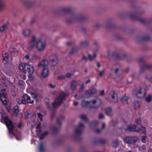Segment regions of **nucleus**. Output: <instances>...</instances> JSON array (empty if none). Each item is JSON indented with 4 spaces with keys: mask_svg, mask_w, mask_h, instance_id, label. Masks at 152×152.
<instances>
[{
    "mask_svg": "<svg viewBox=\"0 0 152 152\" xmlns=\"http://www.w3.org/2000/svg\"><path fill=\"white\" fill-rule=\"evenodd\" d=\"M58 62V59L56 56L53 55L50 56L49 61L48 60H43L39 63L38 66L39 67L42 66L43 68L45 67L47 68L48 62H49L51 64V66H55L57 65Z\"/></svg>",
    "mask_w": 152,
    "mask_h": 152,
    "instance_id": "f257e3e1",
    "label": "nucleus"
},
{
    "mask_svg": "<svg viewBox=\"0 0 152 152\" xmlns=\"http://www.w3.org/2000/svg\"><path fill=\"white\" fill-rule=\"evenodd\" d=\"M19 70L22 72L26 74L28 72V75L30 76L34 72V68L32 66L28 65L27 63H23L20 64L19 67Z\"/></svg>",
    "mask_w": 152,
    "mask_h": 152,
    "instance_id": "f03ea898",
    "label": "nucleus"
},
{
    "mask_svg": "<svg viewBox=\"0 0 152 152\" xmlns=\"http://www.w3.org/2000/svg\"><path fill=\"white\" fill-rule=\"evenodd\" d=\"M66 96V94L64 92L60 93L59 96L56 98V101L52 104V107L56 108L60 105Z\"/></svg>",
    "mask_w": 152,
    "mask_h": 152,
    "instance_id": "7ed1b4c3",
    "label": "nucleus"
},
{
    "mask_svg": "<svg viewBox=\"0 0 152 152\" xmlns=\"http://www.w3.org/2000/svg\"><path fill=\"white\" fill-rule=\"evenodd\" d=\"M137 61L140 65V72L142 73L146 69H149L152 68V65L146 64L143 61V58L141 57L137 59Z\"/></svg>",
    "mask_w": 152,
    "mask_h": 152,
    "instance_id": "20e7f679",
    "label": "nucleus"
},
{
    "mask_svg": "<svg viewBox=\"0 0 152 152\" xmlns=\"http://www.w3.org/2000/svg\"><path fill=\"white\" fill-rule=\"evenodd\" d=\"M3 119L4 120V122L7 128L9 133L10 134H13V129L14 128V126L12 121L10 120L7 116H6L4 118L2 117Z\"/></svg>",
    "mask_w": 152,
    "mask_h": 152,
    "instance_id": "39448f33",
    "label": "nucleus"
},
{
    "mask_svg": "<svg viewBox=\"0 0 152 152\" xmlns=\"http://www.w3.org/2000/svg\"><path fill=\"white\" fill-rule=\"evenodd\" d=\"M5 92L6 89L5 88H3L0 90V99L2 102L5 105L7 104Z\"/></svg>",
    "mask_w": 152,
    "mask_h": 152,
    "instance_id": "423d86ee",
    "label": "nucleus"
},
{
    "mask_svg": "<svg viewBox=\"0 0 152 152\" xmlns=\"http://www.w3.org/2000/svg\"><path fill=\"white\" fill-rule=\"evenodd\" d=\"M138 140L137 137L135 136H127L124 138V141L128 144H133L135 143Z\"/></svg>",
    "mask_w": 152,
    "mask_h": 152,
    "instance_id": "0eeeda50",
    "label": "nucleus"
},
{
    "mask_svg": "<svg viewBox=\"0 0 152 152\" xmlns=\"http://www.w3.org/2000/svg\"><path fill=\"white\" fill-rule=\"evenodd\" d=\"M91 102L89 101H86L83 100L81 102V105L82 106L85 107H88L90 108H93L95 109H97L102 104V101L101 100L100 101V102L99 104L96 106H89V105L90 104Z\"/></svg>",
    "mask_w": 152,
    "mask_h": 152,
    "instance_id": "6e6552de",
    "label": "nucleus"
},
{
    "mask_svg": "<svg viewBox=\"0 0 152 152\" xmlns=\"http://www.w3.org/2000/svg\"><path fill=\"white\" fill-rule=\"evenodd\" d=\"M45 45L46 42L45 40L40 39L37 42L36 46L38 50L41 51L45 49Z\"/></svg>",
    "mask_w": 152,
    "mask_h": 152,
    "instance_id": "1a4fd4ad",
    "label": "nucleus"
},
{
    "mask_svg": "<svg viewBox=\"0 0 152 152\" xmlns=\"http://www.w3.org/2000/svg\"><path fill=\"white\" fill-rule=\"evenodd\" d=\"M146 93V90L145 88H140L137 92L136 96L138 98H142L145 96Z\"/></svg>",
    "mask_w": 152,
    "mask_h": 152,
    "instance_id": "9d476101",
    "label": "nucleus"
},
{
    "mask_svg": "<svg viewBox=\"0 0 152 152\" xmlns=\"http://www.w3.org/2000/svg\"><path fill=\"white\" fill-rule=\"evenodd\" d=\"M129 17L131 19L133 20L138 21L140 22L143 24L146 23L147 22L146 20L139 17L136 15H130Z\"/></svg>",
    "mask_w": 152,
    "mask_h": 152,
    "instance_id": "9b49d317",
    "label": "nucleus"
},
{
    "mask_svg": "<svg viewBox=\"0 0 152 152\" xmlns=\"http://www.w3.org/2000/svg\"><path fill=\"white\" fill-rule=\"evenodd\" d=\"M36 42L35 37L33 36L32 37L31 40L29 42V46L28 47V49L30 50H32L36 45Z\"/></svg>",
    "mask_w": 152,
    "mask_h": 152,
    "instance_id": "f8f14e48",
    "label": "nucleus"
},
{
    "mask_svg": "<svg viewBox=\"0 0 152 152\" xmlns=\"http://www.w3.org/2000/svg\"><path fill=\"white\" fill-rule=\"evenodd\" d=\"M22 99L23 101H25V104L29 103L30 104L33 103L34 100L31 99V97L27 94H24L23 95Z\"/></svg>",
    "mask_w": 152,
    "mask_h": 152,
    "instance_id": "ddd939ff",
    "label": "nucleus"
},
{
    "mask_svg": "<svg viewBox=\"0 0 152 152\" xmlns=\"http://www.w3.org/2000/svg\"><path fill=\"white\" fill-rule=\"evenodd\" d=\"M2 56L4 58L2 60L3 63L4 64L8 63L9 60V56L8 53H5L4 54H3Z\"/></svg>",
    "mask_w": 152,
    "mask_h": 152,
    "instance_id": "4468645a",
    "label": "nucleus"
},
{
    "mask_svg": "<svg viewBox=\"0 0 152 152\" xmlns=\"http://www.w3.org/2000/svg\"><path fill=\"white\" fill-rule=\"evenodd\" d=\"M136 126L135 125L129 124L127 126L126 130L129 132H136Z\"/></svg>",
    "mask_w": 152,
    "mask_h": 152,
    "instance_id": "2eb2a0df",
    "label": "nucleus"
},
{
    "mask_svg": "<svg viewBox=\"0 0 152 152\" xmlns=\"http://www.w3.org/2000/svg\"><path fill=\"white\" fill-rule=\"evenodd\" d=\"M112 56L118 59H122L126 57V55L125 54H124L123 55L124 57H121L118 53L115 52H114L112 54Z\"/></svg>",
    "mask_w": 152,
    "mask_h": 152,
    "instance_id": "dca6fc26",
    "label": "nucleus"
},
{
    "mask_svg": "<svg viewBox=\"0 0 152 152\" xmlns=\"http://www.w3.org/2000/svg\"><path fill=\"white\" fill-rule=\"evenodd\" d=\"M96 89L95 88H93L86 90L85 92V94L87 95H91L96 94Z\"/></svg>",
    "mask_w": 152,
    "mask_h": 152,
    "instance_id": "f3484780",
    "label": "nucleus"
},
{
    "mask_svg": "<svg viewBox=\"0 0 152 152\" xmlns=\"http://www.w3.org/2000/svg\"><path fill=\"white\" fill-rule=\"evenodd\" d=\"M43 70L41 74V76L44 78H45L48 75V67H44L42 68Z\"/></svg>",
    "mask_w": 152,
    "mask_h": 152,
    "instance_id": "a211bd4d",
    "label": "nucleus"
},
{
    "mask_svg": "<svg viewBox=\"0 0 152 152\" xmlns=\"http://www.w3.org/2000/svg\"><path fill=\"white\" fill-rule=\"evenodd\" d=\"M24 5L28 7H31L33 5V2L28 1L27 0H22Z\"/></svg>",
    "mask_w": 152,
    "mask_h": 152,
    "instance_id": "6ab92c4d",
    "label": "nucleus"
},
{
    "mask_svg": "<svg viewBox=\"0 0 152 152\" xmlns=\"http://www.w3.org/2000/svg\"><path fill=\"white\" fill-rule=\"evenodd\" d=\"M77 83L75 80H73L71 83L70 88L72 91H75L77 87Z\"/></svg>",
    "mask_w": 152,
    "mask_h": 152,
    "instance_id": "aec40b11",
    "label": "nucleus"
},
{
    "mask_svg": "<svg viewBox=\"0 0 152 152\" xmlns=\"http://www.w3.org/2000/svg\"><path fill=\"white\" fill-rule=\"evenodd\" d=\"M61 11L64 13L72 14L73 12L72 10L69 8H63Z\"/></svg>",
    "mask_w": 152,
    "mask_h": 152,
    "instance_id": "412c9836",
    "label": "nucleus"
},
{
    "mask_svg": "<svg viewBox=\"0 0 152 152\" xmlns=\"http://www.w3.org/2000/svg\"><path fill=\"white\" fill-rule=\"evenodd\" d=\"M9 23L7 22L6 24L3 25L1 27H0V32H3L6 30L8 28Z\"/></svg>",
    "mask_w": 152,
    "mask_h": 152,
    "instance_id": "4be33fe9",
    "label": "nucleus"
},
{
    "mask_svg": "<svg viewBox=\"0 0 152 152\" xmlns=\"http://www.w3.org/2000/svg\"><path fill=\"white\" fill-rule=\"evenodd\" d=\"M14 113L16 114V116H18L19 113V107L18 105L15 106L13 108Z\"/></svg>",
    "mask_w": 152,
    "mask_h": 152,
    "instance_id": "5701e85b",
    "label": "nucleus"
},
{
    "mask_svg": "<svg viewBox=\"0 0 152 152\" xmlns=\"http://www.w3.org/2000/svg\"><path fill=\"white\" fill-rule=\"evenodd\" d=\"M136 132H141L142 133L145 134L146 132L145 128V127L142 126L140 128L137 129Z\"/></svg>",
    "mask_w": 152,
    "mask_h": 152,
    "instance_id": "b1692460",
    "label": "nucleus"
},
{
    "mask_svg": "<svg viewBox=\"0 0 152 152\" xmlns=\"http://www.w3.org/2000/svg\"><path fill=\"white\" fill-rule=\"evenodd\" d=\"M6 84L5 80L0 78V89L2 88H4Z\"/></svg>",
    "mask_w": 152,
    "mask_h": 152,
    "instance_id": "393cba45",
    "label": "nucleus"
},
{
    "mask_svg": "<svg viewBox=\"0 0 152 152\" xmlns=\"http://www.w3.org/2000/svg\"><path fill=\"white\" fill-rule=\"evenodd\" d=\"M51 132L52 134L54 135L58 133V130L56 127L54 126L51 128Z\"/></svg>",
    "mask_w": 152,
    "mask_h": 152,
    "instance_id": "a878e982",
    "label": "nucleus"
},
{
    "mask_svg": "<svg viewBox=\"0 0 152 152\" xmlns=\"http://www.w3.org/2000/svg\"><path fill=\"white\" fill-rule=\"evenodd\" d=\"M151 38L149 36H143L142 37L140 40L143 41H147L150 40Z\"/></svg>",
    "mask_w": 152,
    "mask_h": 152,
    "instance_id": "bb28decb",
    "label": "nucleus"
},
{
    "mask_svg": "<svg viewBox=\"0 0 152 152\" xmlns=\"http://www.w3.org/2000/svg\"><path fill=\"white\" fill-rule=\"evenodd\" d=\"M128 99L129 98L128 97L126 96H123L121 98V100L122 103L125 104L127 102Z\"/></svg>",
    "mask_w": 152,
    "mask_h": 152,
    "instance_id": "cd10ccee",
    "label": "nucleus"
},
{
    "mask_svg": "<svg viewBox=\"0 0 152 152\" xmlns=\"http://www.w3.org/2000/svg\"><path fill=\"white\" fill-rule=\"evenodd\" d=\"M106 143V141L103 139H100L97 141H95L94 143L95 144H104Z\"/></svg>",
    "mask_w": 152,
    "mask_h": 152,
    "instance_id": "c85d7f7f",
    "label": "nucleus"
},
{
    "mask_svg": "<svg viewBox=\"0 0 152 152\" xmlns=\"http://www.w3.org/2000/svg\"><path fill=\"white\" fill-rule=\"evenodd\" d=\"M86 18V17L84 16H80L75 17L74 19L83 21L85 20Z\"/></svg>",
    "mask_w": 152,
    "mask_h": 152,
    "instance_id": "c756f323",
    "label": "nucleus"
},
{
    "mask_svg": "<svg viewBox=\"0 0 152 152\" xmlns=\"http://www.w3.org/2000/svg\"><path fill=\"white\" fill-rule=\"evenodd\" d=\"M75 132L76 134L80 135L82 134V130L81 129H79L77 127L75 130Z\"/></svg>",
    "mask_w": 152,
    "mask_h": 152,
    "instance_id": "7c9ffc66",
    "label": "nucleus"
},
{
    "mask_svg": "<svg viewBox=\"0 0 152 152\" xmlns=\"http://www.w3.org/2000/svg\"><path fill=\"white\" fill-rule=\"evenodd\" d=\"M48 132L46 131L40 134L39 136V139H43L48 134Z\"/></svg>",
    "mask_w": 152,
    "mask_h": 152,
    "instance_id": "2f4dec72",
    "label": "nucleus"
},
{
    "mask_svg": "<svg viewBox=\"0 0 152 152\" xmlns=\"http://www.w3.org/2000/svg\"><path fill=\"white\" fill-rule=\"evenodd\" d=\"M98 121H92L90 124V126L91 127L93 126H96L98 124Z\"/></svg>",
    "mask_w": 152,
    "mask_h": 152,
    "instance_id": "473e14b6",
    "label": "nucleus"
},
{
    "mask_svg": "<svg viewBox=\"0 0 152 152\" xmlns=\"http://www.w3.org/2000/svg\"><path fill=\"white\" fill-rule=\"evenodd\" d=\"M39 152H44V149L42 142H41L39 145Z\"/></svg>",
    "mask_w": 152,
    "mask_h": 152,
    "instance_id": "72a5a7b5",
    "label": "nucleus"
},
{
    "mask_svg": "<svg viewBox=\"0 0 152 152\" xmlns=\"http://www.w3.org/2000/svg\"><path fill=\"white\" fill-rule=\"evenodd\" d=\"M112 109L110 107H107L105 109V111L106 114L107 115H110L112 112Z\"/></svg>",
    "mask_w": 152,
    "mask_h": 152,
    "instance_id": "f704fd0d",
    "label": "nucleus"
},
{
    "mask_svg": "<svg viewBox=\"0 0 152 152\" xmlns=\"http://www.w3.org/2000/svg\"><path fill=\"white\" fill-rule=\"evenodd\" d=\"M31 31L29 29H25L23 31V35L27 36L29 35Z\"/></svg>",
    "mask_w": 152,
    "mask_h": 152,
    "instance_id": "c9c22d12",
    "label": "nucleus"
},
{
    "mask_svg": "<svg viewBox=\"0 0 152 152\" xmlns=\"http://www.w3.org/2000/svg\"><path fill=\"white\" fill-rule=\"evenodd\" d=\"M78 49V48L77 47H74L72 49V50L70 52L69 54H72L75 53L77 51Z\"/></svg>",
    "mask_w": 152,
    "mask_h": 152,
    "instance_id": "e433bc0d",
    "label": "nucleus"
},
{
    "mask_svg": "<svg viewBox=\"0 0 152 152\" xmlns=\"http://www.w3.org/2000/svg\"><path fill=\"white\" fill-rule=\"evenodd\" d=\"M145 100L147 102H150L152 100V95L150 94H149L148 96L145 98Z\"/></svg>",
    "mask_w": 152,
    "mask_h": 152,
    "instance_id": "4c0bfd02",
    "label": "nucleus"
},
{
    "mask_svg": "<svg viewBox=\"0 0 152 152\" xmlns=\"http://www.w3.org/2000/svg\"><path fill=\"white\" fill-rule=\"evenodd\" d=\"M80 45L83 47H86L88 46V44L87 41H84L81 42Z\"/></svg>",
    "mask_w": 152,
    "mask_h": 152,
    "instance_id": "58836bf2",
    "label": "nucleus"
},
{
    "mask_svg": "<svg viewBox=\"0 0 152 152\" xmlns=\"http://www.w3.org/2000/svg\"><path fill=\"white\" fill-rule=\"evenodd\" d=\"M114 25L111 21H109L107 23V28H112L113 27Z\"/></svg>",
    "mask_w": 152,
    "mask_h": 152,
    "instance_id": "ea45409f",
    "label": "nucleus"
},
{
    "mask_svg": "<svg viewBox=\"0 0 152 152\" xmlns=\"http://www.w3.org/2000/svg\"><path fill=\"white\" fill-rule=\"evenodd\" d=\"M118 140H115L113 142L112 145L113 147L116 148L118 146Z\"/></svg>",
    "mask_w": 152,
    "mask_h": 152,
    "instance_id": "a19ab883",
    "label": "nucleus"
},
{
    "mask_svg": "<svg viewBox=\"0 0 152 152\" xmlns=\"http://www.w3.org/2000/svg\"><path fill=\"white\" fill-rule=\"evenodd\" d=\"M96 54L94 53L93 56H92L90 54H88V57L90 61H91L93 59L95 58L96 57Z\"/></svg>",
    "mask_w": 152,
    "mask_h": 152,
    "instance_id": "79ce46f5",
    "label": "nucleus"
},
{
    "mask_svg": "<svg viewBox=\"0 0 152 152\" xmlns=\"http://www.w3.org/2000/svg\"><path fill=\"white\" fill-rule=\"evenodd\" d=\"M80 118L85 121H87L88 120V119L87 118L86 115L84 114H82L80 115Z\"/></svg>",
    "mask_w": 152,
    "mask_h": 152,
    "instance_id": "37998d69",
    "label": "nucleus"
},
{
    "mask_svg": "<svg viewBox=\"0 0 152 152\" xmlns=\"http://www.w3.org/2000/svg\"><path fill=\"white\" fill-rule=\"evenodd\" d=\"M5 6L2 0H0V11Z\"/></svg>",
    "mask_w": 152,
    "mask_h": 152,
    "instance_id": "c03bdc74",
    "label": "nucleus"
},
{
    "mask_svg": "<svg viewBox=\"0 0 152 152\" xmlns=\"http://www.w3.org/2000/svg\"><path fill=\"white\" fill-rule=\"evenodd\" d=\"M17 101L18 104H25V101H23V99H17Z\"/></svg>",
    "mask_w": 152,
    "mask_h": 152,
    "instance_id": "a18cd8bd",
    "label": "nucleus"
},
{
    "mask_svg": "<svg viewBox=\"0 0 152 152\" xmlns=\"http://www.w3.org/2000/svg\"><path fill=\"white\" fill-rule=\"evenodd\" d=\"M134 108L135 109H138L140 106V103L138 102H134Z\"/></svg>",
    "mask_w": 152,
    "mask_h": 152,
    "instance_id": "49530a36",
    "label": "nucleus"
},
{
    "mask_svg": "<svg viewBox=\"0 0 152 152\" xmlns=\"http://www.w3.org/2000/svg\"><path fill=\"white\" fill-rule=\"evenodd\" d=\"M32 96L33 98L34 99H37L38 96V94L35 93H32Z\"/></svg>",
    "mask_w": 152,
    "mask_h": 152,
    "instance_id": "de8ad7c7",
    "label": "nucleus"
},
{
    "mask_svg": "<svg viewBox=\"0 0 152 152\" xmlns=\"http://www.w3.org/2000/svg\"><path fill=\"white\" fill-rule=\"evenodd\" d=\"M37 115L38 118H39L40 121H41L42 120V115L40 113H38Z\"/></svg>",
    "mask_w": 152,
    "mask_h": 152,
    "instance_id": "09e8293b",
    "label": "nucleus"
},
{
    "mask_svg": "<svg viewBox=\"0 0 152 152\" xmlns=\"http://www.w3.org/2000/svg\"><path fill=\"white\" fill-rule=\"evenodd\" d=\"M146 136H142L141 141L142 142L145 143L146 142Z\"/></svg>",
    "mask_w": 152,
    "mask_h": 152,
    "instance_id": "8fccbe9b",
    "label": "nucleus"
},
{
    "mask_svg": "<svg viewBox=\"0 0 152 152\" xmlns=\"http://www.w3.org/2000/svg\"><path fill=\"white\" fill-rule=\"evenodd\" d=\"M111 93L112 94V99H115V96H116V94L115 92L114 91H111Z\"/></svg>",
    "mask_w": 152,
    "mask_h": 152,
    "instance_id": "3c124183",
    "label": "nucleus"
},
{
    "mask_svg": "<svg viewBox=\"0 0 152 152\" xmlns=\"http://www.w3.org/2000/svg\"><path fill=\"white\" fill-rule=\"evenodd\" d=\"M66 78V76L64 75H62L58 76V77L57 79L58 80H60L61 79H64Z\"/></svg>",
    "mask_w": 152,
    "mask_h": 152,
    "instance_id": "603ef678",
    "label": "nucleus"
},
{
    "mask_svg": "<svg viewBox=\"0 0 152 152\" xmlns=\"http://www.w3.org/2000/svg\"><path fill=\"white\" fill-rule=\"evenodd\" d=\"M84 126L83 124L82 123H80L78 124L77 126V128H79V129H82V128L84 127Z\"/></svg>",
    "mask_w": 152,
    "mask_h": 152,
    "instance_id": "864d4df0",
    "label": "nucleus"
},
{
    "mask_svg": "<svg viewBox=\"0 0 152 152\" xmlns=\"http://www.w3.org/2000/svg\"><path fill=\"white\" fill-rule=\"evenodd\" d=\"M18 84L21 87H22L24 86V83L22 80L19 81Z\"/></svg>",
    "mask_w": 152,
    "mask_h": 152,
    "instance_id": "5fc2aeb1",
    "label": "nucleus"
},
{
    "mask_svg": "<svg viewBox=\"0 0 152 152\" xmlns=\"http://www.w3.org/2000/svg\"><path fill=\"white\" fill-rule=\"evenodd\" d=\"M135 122L137 125H140L141 124V120L140 118H138L136 120Z\"/></svg>",
    "mask_w": 152,
    "mask_h": 152,
    "instance_id": "6e6d98bb",
    "label": "nucleus"
},
{
    "mask_svg": "<svg viewBox=\"0 0 152 152\" xmlns=\"http://www.w3.org/2000/svg\"><path fill=\"white\" fill-rule=\"evenodd\" d=\"M146 78L149 81L152 82V76L148 75L146 76Z\"/></svg>",
    "mask_w": 152,
    "mask_h": 152,
    "instance_id": "4d7b16f0",
    "label": "nucleus"
},
{
    "mask_svg": "<svg viewBox=\"0 0 152 152\" xmlns=\"http://www.w3.org/2000/svg\"><path fill=\"white\" fill-rule=\"evenodd\" d=\"M80 92H82L84 91V84H83L81 85H80Z\"/></svg>",
    "mask_w": 152,
    "mask_h": 152,
    "instance_id": "13d9d810",
    "label": "nucleus"
},
{
    "mask_svg": "<svg viewBox=\"0 0 152 152\" xmlns=\"http://www.w3.org/2000/svg\"><path fill=\"white\" fill-rule=\"evenodd\" d=\"M72 75L71 73H68L66 74V75L65 76H66V77H67L68 78H69L71 77Z\"/></svg>",
    "mask_w": 152,
    "mask_h": 152,
    "instance_id": "bf43d9fd",
    "label": "nucleus"
},
{
    "mask_svg": "<svg viewBox=\"0 0 152 152\" xmlns=\"http://www.w3.org/2000/svg\"><path fill=\"white\" fill-rule=\"evenodd\" d=\"M104 117V115L101 113H100L99 115V118L100 119H102Z\"/></svg>",
    "mask_w": 152,
    "mask_h": 152,
    "instance_id": "052dcab7",
    "label": "nucleus"
},
{
    "mask_svg": "<svg viewBox=\"0 0 152 152\" xmlns=\"http://www.w3.org/2000/svg\"><path fill=\"white\" fill-rule=\"evenodd\" d=\"M49 86L51 88H54L55 87V85H53L51 83H50L49 84Z\"/></svg>",
    "mask_w": 152,
    "mask_h": 152,
    "instance_id": "680f3d73",
    "label": "nucleus"
},
{
    "mask_svg": "<svg viewBox=\"0 0 152 152\" xmlns=\"http://www.w3.org/2000/svg\"><path fill=\"white\" fill-rule=\"evenodd\" d=\"M56 122L57 124H58L60 125H61V123L59 121V119L58 118H57L56 119Z\"/></svg>",
    "mask_w": 152,
    "mask_h": 152,
    "instance_id": "e2e57ef3",
    "label": "nucleus"
},
{
    "mask_svg": "<svg viewBox=\"0 0 152 152\" xmlns=\"http://www.w3.org/2000/svg\"><path fill=\"white\" fill-rule=\"evenodd\" d=\"M26 59L28 60L30 59V56L29 55H26L25 57Z\"/></svg>",
    "mask_w": 152,
    "mask_h": 152,
    "instance_id": "0e129e2a",
    "label": "nucleus"
},
{
    "mask_svg": "<svg viewBox=\"0 0 152 152\" xmlns=\"http://www.w3.org/2000/svg\"><path fill=\"white\" fill-rule=\"evenodd\" d=\"M55 116V113L54 112L52 113L51 115V118H53Z\"/></svg>",
    "mask_w": 152,
    "mask_h": 152,
    "instance_id": "69168bd1",
    "label": "nucleus"
},
{
    "mask_svg": "<svg viewBox=\"0 0 152 152\" xmlns=\"http://www.w3.org/2000/svg\"><path fill=\"white\" fill-rule=\"evenodd\" d=\"M104 72V70L99 72V75L100 76H102V75Z\"/></svg>",
    "mask_w": 152,
    "mask_h": 152,
    "instance_id": "338daca9",
    "label": "nucleus"
},
{
    "mask_svg": "<svg viewBox=\"0 0 152 152\" xmlns=\"http://www.w3.org/2000/svg\"><path fill=\"white\" fill-rule=\"evenodd\" d=\"M101 131V129H97L95 130V132L96 133H99Z\"/></svg>",
    "mask_w": 152,
    "mask_h": 152,
    "instance_id": "774afa93",
    "label": "nucleus"
}]
</instances>
